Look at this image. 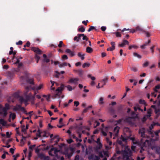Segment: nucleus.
<instances>
[{"label":"nucleus","mask_w":160,"mask_h":160,"mask_svg":"<svg viewBox=\"0 0 160 160\" xmlns=\"http://www.w3.org/2000/svg\"><path fill=\"white\" fill-rule=\"evenodd\" d=\"M136 31H140V32H144V30L142 28H141V27H140L139 26H137L136 27Z\"/></svg>","instance_id":"nucleus-21"},{"label":"nucleus","mask_w":160,"mask_h":160,"mask_svg":"<svg viewBox=\"0 0 160 160\" xmlns=\"http://www.w3.org/2000/svg\"><path fill=\"white\" fill-rule=\"evenodd\" d=\"M42 84H41L38 86H36L35 88L37 90H38L42 88Z\"/></svg>","instance_id":"nucleus-38"},{"label":"nucleus","mask_w":160,"mask_h":160,"mask_svg":"<svg viewBox=\"0 0 160 160\" xmlns=\"http://www.w3.org/2000/svg\"><path fill=\"white\" fill-rule=\"evenodd\" d=\"M133 55L135 57H137L138 58L140 59L142 58L141 56L140 55L138 54L137 53L134 52L133 53Z\"/></svg>","instance_id":"nucleus-33"},{"label":"nucleus","mask_w":160,"mask_h":160,"mask_svg":"<svg viewBox=\"0 0 160 160\" xmlns=\"http://www.w3.org/2000/svg\"><path fill=\"white\" fill-rule=\"evenodd\" d=\"M148 115H147V117L148 118H149L151 116V112L150 111H148Z\"/></svg>","instance_id":"nucleus-54"},{"label":"nucleus","mask_w":160,"mask_h":160,"mask_svg":"<svg viewBox=\"0 0 160 160\" xmlns=\"http://www.w3.org/2000/svg\"><path fill=\"white\" fill-rule=\"evenodd\" d=\"M88 22V21L87 20L86 21H83L82 22V23L83 24L85 25L86 26L87 25V23Z\"/></svg>","instance_id":"nucleus-55"},{"label":"nucleus","mask_w":160,"mask_h":160,"mask_svg":"<svg viewBox=\"0 0 160 160\" xmlns=\"http://www.w3.org/2000/svg\"><path fill=\"white\" fill-rule=\"evenodd\" d=\"M101 28L102 31H105L106 29V27L105 26H102Z\"/></svg>","instance_id":"nucleus-62"},{"label":"nucleus","mask_w":160,"mask_h":160,"mask_svg":"<svg viewBox=\"0 0 160 160\" xmlns=\"http://www.w3.org/2000/svg\"><path fill=\"white\" fill-rule=\"evenodd\" d=\"M114 33L116 35V36L117 37H121V35L120 32H115Z\"/></svg>","instance_id":"nucleus-36"},{"label":"nucleus","mask_w":160,"mask_h":160,"mask_svg":"<svg viewBox=\"0 0 160 160\" xmlns=\"http://www.w3.org/2000/svg\"><path fill=\"white\" fill-rule=\"evenodd\" d=\"M8 75L10 78H11L13 77L14 74L12 72H8Z\"/></svg>","instance_id":"nucleus-29"},{"label":"nucleus","mask_w":160,"mask_h":160,"mask_svg":"<svg viewBox=\"0 0 160 160\" xmlns=\"http://www.w3.org/2000/svg\"><path fill=\"white\" fill-rule=\"evenodd\" d=\"M119 127L118 126L115 127L114 129V131L117 133H118L119 132Z\"/></svg>","instance_id":"nucleus-30"},{"label":"nucleus","mask_w":160,"mask_h":160,"mask_svg":"<svg viewBox=\"0 0 160 160\" xmlns=\"http://www.w3.org/2000/svg\"><path fill=\"white\" fill-rule=\"evenodd\" d=\"M14 97L15 98H19V101L20 102L21 104H22L23 102L27 103L28 101L30 100L29 95H26L25 98L22 96H20L18 94L16 93L14 94Z\"/></svg>","instance_id":"nucleus-1"},{"label":"nucleus","mask_w":160,"mask_h":160,"mask_svg":"<svg viewBox=\"0 0 160 160\" xmlns=\"http://www.w3.org/2000/svg\"><path fill=\"white\" fill-rule=\"evenodd\" d=\"M103 98L102 97H101L99 100L98 103L100 105H102L103 104H104V102L103 101Z\"/></svg>","instance_id":"nucleus-25"},{"label":"nucleus","mask_w":160,"mask_h":160,"mask_svg":"<svg viewBox=\"0 0 160 160\" xmlns=\"http://www.w3.org/2000/svg\"><path fill=\"white\" fill-rule=\"evenodd\" d=\"M62 58L63 60L67 59H68V57L66 55H64L62 57Z\"/></svg>","instance_id":"nucleus-51"},{"label":"nucleus","mask_w":160,"mask_h":160,"mask_svg":"<svg viewBox=\"0 0 160 160\" xmlns=\"http://www.w3.org/2000/svg\"><path fill=\"white\" fill-rule=\"evenodd\" d=\"M79 35L82 36V37H83L82 39L83 40H85L86 41H88V38L87 37V36L84 35V34H80Z\"/></svg>","instance_id":"nucleus-23"},{"label":"nucleus","mask_w":160,"mask_h":160,"mask_svg":"<svg viewBox=\"0 0 160 160\" xmlns=\"http://www.w3.org/2000/svg\"><path fill=\"white\" fill-rule=\"evenodd\" d=\"M138 47L135 45H132L129 46L128 49L129 50L131 49L132 48L135 49H137L138 48Z\"/></svg>","instance_id":"nucleus-28"},{"label":"nucleus","mask_w":160,"mask_h":160,"mask_svg":"<svg viewBox=\"0 0 160 160\" xmlns=\"http://www.w3.org/2000/svg\"><path fill=\"white\" fill-rule=\"evenodd\" d=\"M11 134H10L9 132H6V135L7 138H9L10 137Z\"/></svg>","instance_id":"nucleus-63"},{"label":"nucleus","mask_w":160,"mask_h":160,"mask_svg":"<svg viewBox=\"0 0 160 160\" xmlns=\"http://www.w3.org/2000/svg\"><path fill=\"white\" fill-rule=\"evenodd\" d=\"M64 86L63 84H62L61 86L58 87L55 91V96H59L62 93V91L63 90Z\"/></svg>","instance_id":"nucleus-5"},{"label":"nucleus","mask_w":160,"mask_h":160,"mask_svg":"<svg viewBox=\"0 0 160 160\" xmlns=\"http://www.w3.org/2000/svg\"><path fill=\"white\" fill-rule=\"evenodd\" d=\"M9 66L8 65H5L3 66V68L5 69H7L8 68Z\"/></svg>","instance_id":"nucleus-61"},{"label":"nucleus","mask_w":160,"mask_h":160,"mask_svg":"<svg viewBox=\"0 0 160 160\" xmlns=\"http://www.w3.org/2000/svg\"><path fill=\"white\" fill-rule=\"evenodd\" d=\"M95 123H96L97 124L96 126H94V128H96L97 127L99 126L100 125V123L98 122L97 121H95Z\"/></svg>","instance_id":"nucleus-59"},{"label":"nucleus","mask_w":160,"mask_h":160,"mask_svg":"<svg viewBox=\"0 0 160 160\" xmlns=\"http://www.w3.org/2000/svg\"><path fill=\"white\" fill-rule=\"evenodd\" d=\"M88 158L90 160H99L100 158L96 155L92 154L88 157Z\"/></svg>","instance_id":"nucleus-7"},{"label":"nucleus","mask_w":160,"mask_h":160,"mask_svg":"<svg viewBox=\"0 0 160 160\" xmlns=\"http://www.w3.org/2000/svg\"><path fill=\"white\" fill-rule=\"evenodd\" d=\"M41 132L40 131V130L38 129V132L36 134V135L37 136H38L39 137H40L41 136Z\"/></svg>","instance_id":"nucleus-50"},{"label":"nucleus","mask_w":160,"mask_h":160,"mask_svg":"<svg viewBox=\"0 0 160 160\" xmlns=\"http://www.w3.org/2000/svg\"><path fill=\"white\" fill-rule=\"evenodd\" d=\"M30 42L29 41H28L27 42L26 44L24 46V48H26V47H28L30 46Z\"/></svg>","instance_id":"nucleus-42"},{"label":"nucleus","mask_w":160,"mask_h":160,"mask_svg":"<svg viewBox=\"0 0 160 160\" xmlns=\"http://www.w3.org/2000/svg\"><path fill=\"white\" fill-rule=\"evenodd\" d=\"M85 54H82L81 52H79L78 53V57L80 58L82 60H83L84 59V56Z\"/></svg>","instance_id":"nucleus-17"},{"label":"nucleus","mask_w":160,"mask_h":160,"mask_svg":"<svg viewBox=\"0 0 160 160\" xmlns=\"http://www.w3.org/2000/svg\"><path fill=\"white\" fill-rule=\"evenodd\" d=\"M29 98H30V100H31L32 101H34L35 99V95H32L31 94H29Z\"/></svg>","instance_id":"nucleus-31"},{"label":"nucleus","mask_w":160,"mask_h":160,"mask_svg":"<svg viewBox=\"0 0 160 160\" xmlns=\"http://www.w3.org/2000/svg\"><path fill=\"white\" fill-rule=\"evenodd\" d=\"M21 105H20L17 104L16 106L13 108V110L15 111L20 110Z\"/></svg>","instance_id":"nucleus-15"},{"label":"nucleus","mask_w":160,"mask_h":160,"mask_svg":"<svg viewBox=\"0 0 160 160\" xmlns=\"http://www.w3.org/2000/svg\"><path fill=\"white\" fill-rule=\"evenodd\" d=\"M66 52L67 53H69L71 57H73L75 55L74 52L72 51L69 49H67L66 50Z\"/></svg>","instance_id":"nucleus-12"},{"label":"nucleus","mask_w":160,"mask_h":160,"mask_svg":"<svg viewBox=\"0 0 160 160\" xmlns=\"http://www.w3.org/2000/svg\"><path fill=\"white\" fill-rule=\"evenodd\" d=\"M20 110H21L23 112L26 114H28L27 111L25 110V109L24 108V107H22L21 106Z\"/></svg>","instance_id":"nucleus-27"},{"label":"nucleus","mask_w":160,"mask_h":160,"mask_svg":"<svg viewBox=\"0 0 160 160\" xmlns=\"http://www.w3.org/2000/svg\"><path fill=\"white\" fill-rule=\"evenodd\" d=\"M0 124L3 126H5L6 124V122L3 119H0Z\"/></svg>","instance_id":"nucleus-22"},{"label":"nucleus","mask_w":160,"mask_h":160,"mask_svg":"<svg viewBox=\"0 0 160 160\" xmlns=\"http://www.w3.org/2000/svg\"><path fill=\"white\" fill-rule=\"evenodd\" d=\"M16 117V114L14 113H11L10 115V117H11L12 120H13L15 119Z\"/></svg>","instance_id":"nucleus-34"},{"label":"nucleus","mask_w":160,"mask_h":160,"mask_svg":"<svg viewBox=\"0 0 160 160\" xmlns=\"http://www.w3.org/2000/svg\"><path fill=\"white\" fill-rule=\"evenodd\" d=\"M144 32L147 37H149L150 36V33L149 32L144 31Z\"/></svg>","instance_id":"nucleus-46"},{"label":"nucleus","mask_w":160,"mask_h":160,"mask_svg":"<svg viewBox=\"0 0 160 160\" xmlns=\"http://www.w3.org/2000/svg\"><path fill=\"white\" fill-rule=\"evenodd\" d=\"M88 78H90L93 81L95 80L96 79V78L95 77L92 76L90 74L88 75Z\"/></svg>","instance_id":"nucleus-40"},{"label":"nucleus","mask_w":160,"mask_h":160,"mask_svg":"<svg viewBox=\"0 0 160 160\" xmlns=\"http://www.w3.org/2000/svg\"><path fill=\"white\" fill-rule=\"evenodd\" d=\"M36 145L35 144L31 145L29 147V149L32 151L34 148L35 147Z\"/></svg>","instance_id":"nucleus-44"},{"label":"nucleus","mask_w":160,"mask_h":160,"mask_svg":"<svg viewBox=\"0 0 160 160\" xmlns=\"http://www.w3.org/2000/svg\"><path fill=\"white\" fill-rule=\"evenodd\" d=\"M85 28H84L83 26H81V27L79 28H78V32H83L85 31Z\"/></svg>","instance_id":"nucleus-18"},{"label":"nucleus","mask_w":160,"mask_h":160,"mask_svg":"<svg viewBox=\"0 0 160 160\" xmlns=\"http://www.w3.org/2000/svg\"><path fill=\"white\" fill-rule=\"evenodd\" d=\"M16 59L17 60V61L16 62L14 63V64H17L18 63H20L19 62H20L19 59H18V58H17V57H16Z\"/></svg>","instance_id":"nucleus-57"},{"label":"nucleus","mask_w":160,"mask_h":160,"mask_svg":"<svg viewBox=\"0 0 160 160\" xmlns=\"http://www.w3.org/2000/svg\"><path fill=\"white\" fill-rule=\"evenodd\" d=\"M86 51L87 52L90 53L92 52L93 50L91 48L88 47L86 48Z\"/></svg>","instance_id":"nucleus-19"},{"label":"nucleus","mask_w":160,"mask_h":160,"mask_svg":"<svg viewBox=\"0 0 160 160\" xmlns=\"http://www.w3.org/2000/svg\"><path fill=\"white\" fill-rule=\"evenodd\" d=\"M9 104L7 103L5 104V107L3 108H5V110L7 111L9 108Z\"/></svg>","instance_id":"nucleus-39"},{"label":"nucleus","mask_w":160,"mask_h":160,"mask_svg":"<svg viewBox=\"0 0 160 160\" xmlns=\"http://www.w3.org/2000/svg\"><path fill=\"white\" fill-rule=\"evenodd\" d=\"M131 154V151L130 149L128 148L124 150L123 151V158L125 160H130L129 157Z\"/></svg>","instance_id":"nucleus-2"},{"label":"nucleus","mask_w":160,"mask_h":160,"mask_svg":"<svg viewBox=\"0 0 160 160\" xmlns=\"http://www.w3.org/2000/svg\"><path fill=\"white\" fill-rule=\"evenodd\" d=\"M40 151V149H38V148H36L35 149V152L38 155V153H39Z\"/></svg>","instance_id":"nucleus-52"},{"label":"nucleus","mask_w":160,"mask_h":160,"mask_svg":"<svg viewBox=\"0 0 160 160\" xmlns=\"http://www.w3.org/2000/svg\"><path fill=\"white\" fill-rule=\"evenodd\" d=\"M56 74L55 75V77L56 78H58L59 76L60 75V73L58 71H56L55 72Z\"/></svg>","instance_id":"nucleus-43"},{"label":"nucleus","mask_w":160,"mask_h":160,"mask_svg":"<svg viewBox=\"0 0 160 160\" xmlns=\"http://www.w3.org/2000/svg\"><path fill=\"white\" fill-rule=\"evenodd\" d=\"M160 112V109H159L155 108V112L156 114H157Z\"/></svg>","instance_id":"nucleus-53"},{"label":"nucleus","mask_w":160,"mask_h":160,"mask_svg":"<svg viewBox=\"0 0 160 160\" xmlns=\"http://www.w3.org/2000/svg\"><path fill=\"white\" fill-rule=\"evenodd\" d=\"M31 50L32 51H33L36 52L37 54H41V53L42 51L38 48L32 47L31 48Z\"/></svg>","instance_id":"nucleus-8"},{"label":"nucleus","mask_w":160,"mask_h":160,"mask_svg":"<svg viewBox=\"0 0 160 160\" xmlns=\"http://www.w3.org/2000/svg\"><path fill=\"white\" fill-rule=\"evenodd\" d=\"M145 129L144 128H142V129H140L139 130V133L141 134V137H142L143 138H145L146 136L145 134Z\"/></svg>","instance_id":"nucleus-10"},{"label":"nucleus","mask_w":160,"mask_h":160,"mask_svg":"<svg viewBox=\"0 0 160 160\" xmlns=\"http://www.w3.org/2000/svg\"><path fill=\"white\" fill-rule=\"evenodd\" d=\"M43 160H50V158L48 156H45Z\"/></svg>","instance_id":"nucleus-64"},{"label":"nucleus","mask_w":160,"mask_h":160,"mask_svg":"<svg viewBox=\"0 0 160 160\" xmlns=\"http://www.w3.org/2000/svg\"><path fill=\"white\" fill-rule=\"evenodd\" d=\"M74 71L78 73V75L80 77H82L83 75V71L82 70H75Z\"/></svg>","instance_id":"nucleus-16"},{"label":"nucleus","mask_w":160,"mask_h":160,"mask_svg":"<svg viewBox=\"0 0 160 160\" xmlns=\"http://www.w3.org/2000/svg\"><path fill=\"white\" fill-rule=\"evenodd\" d=\"M38 157L41 160H43L46 156L44 154L42 153H38Z\"/></svg>","instance_id":"nucleus-14"},{"label":"nucleus","mask_w":160,"mask_h":160,"mask_svg":"<svg viewBox=\"0 0 160 160\" xmlns=\"http://www.w3.org/2000/svg\"><path fill=\"white\" fill-rule=\"evenodd\" d=\"M2 106L0 104V114L3 117H5L7 114V111L5 110V108H2Z\"/></svg>","instance_id":"nucleus-6"},{"label":"nucleus","mask_w":160,"mask_h":160,"mask_svg":"<svg viewBox=\"0 0 160 160\" xmlns=\"http://www.w3.org/2000/svg\"><path fill=\"white\" fill-rule=\"evenodd\" d=\"M149 63V62H145L143 64V67H147L148 66Z\"/></svg>","instance_id":"nucleus-47"},{"label":"nucleus","mask_w":160,"mask_h":160,"mask_svg":"<svg viewBox=\"0 0 160 160\" xmlns=\"http://www.w3.org/2000/svg\"><path fill=\"white\" fill-rule=\"evenodd\" d=\"M130 136H123L122 135H121L119 138L117 140V143L120 145L122 146L123 143L122 141L126 142L127 140L129 139Z\"/></svg>","instance_id":"nucleus-3"},{"label":"nucleus","mask_w":160,"mask_h":160,"mask_svg":"<svg viewBox=\"0 0 160 160\" xmlns=\"http://www.w3.org/2000/svg\"><path fill=\"white\" fill-rule=\"evenodd\" d=\"M139 102L141 104H145L146 103L145 101L142 99H140L139 101Z\"/></svg>","instance_id":"nucleus-41"},{"label":"nucleus","mask_w":160,"mask_h":160,"mask_svg":"<svg viewBox=\"0 0 160 160\" xmlns=\"http://www.w3.org/2000/svg\"><path fill=\"white\" fill-rule=\"evenodd\" d=\"M123 42L121 44H119V46L121 47H123L125 45H128L129 42L128 41L126 40H123Z\"/></svg>","instance_id":"nucleus-11"},{"label":"nucleus","mask_w":160,"mask_h":160,"mask_svg":"<svg viewBox=\"0 0 160 160\" xmlns=\"http://www.w3.org/2000/svg\"><path fill=\"white\" fill-rule=\"evenodd\" d=\"M27 82L31 84H33L34 80L33 78H29L27 80Z\"/></svg>","instance_id":"nucleus-20"},{"label":"nucleus","mask_w":160,"mask_h":160,"mask_svg":"<svg viewBox=\"0 0 160 160\" xmlns=\"http://www.w3.org/2000/svg\"><path fill=\"white\" fill-rule=\"evenodd\" d=\"M60 151L59 150H58L57 148L54 147L53 146L50 149V150L48 152L49 154L51 156H54L55 155L57 156L58 152Z\"/></svg>","instance_id":"nucleus-4"},{"label":"nucleus","mask_w":160,"mask_h":160,"mask_svg":"<svg viewBox=\"0 0 160 160\" xmlns=\"http://www.w3.org/2000/svg\"><path fill=\"white\" fill-rule=\"evenodd\" d=\"M102 147V144L100 143L98 144V145L96 146V148L98 149H99Z\"/></svg>","instance_id":"nucleus-35"},{"label":"nucleus","mask_w":160,"mask_h":160,"mask_svg":"<svg viewBox=\"0 0 160 160\" xmlns=\"http://www.w3.org/2000/svg\"><path fill=\"white\" fill-rule=\"evenodd\" d=\"M22 43V42L21 41H19L18 42L16 43L17 45H21Z\"/></svg>","instance_id":"nucleus-60"},{"label":"nucleus","mask_w":160,"mask_h":160,"mask_svg":"<svg viewBox=\"0 0 160 160\" xmlns=\"http://www.w3.org/2000/svg\"><path fill=\"white\" fill-rule=\"evenodd\" d=\"M79 103L78 101H75L74 102V105L76 107H77L79 105Z\"/></svg>","instance_id":"nucleus-58"},{"label":"nucleus","mask_w":160,"mask_h":160,"mask_svg":"<svg viewBox=\"0 0 160 160\" xmlns=\"http://www.w3.org/2000/svg\"><path fill=\"white\" fill-rule=\"evenodd\" d=\"M63 45V42L62 41H61L59 42V43L58 45V46L59 48H61Z\"/></svg>","instance_id":"nucleus-48"},{"label":"nucleus","mask_w":160,"mask_h":160,"mask_svg":"<svg viewBox=\"0 0 160 160\" xmlns=\"http://www.w3.org/2000/svg\"><path fill=\"white\" fill-rule=\"evenodd\" d=\"M90 65V63H85L82 65V68H84L86 67H88Z\"/></svg>","instance_id":"nucleus-32"},{"label":"nucleus","mask_w":160,"mask_h":160,"mask_svg":"<svg viewBox=\"0 0 160 160\" xmlns=\"http://www.w3.org/2000/svg\"><path fill=\"white\" fill-rule=\"evenodd\" d=\"M108 77H106L105 78L102 79L101 82H103V84L101 87H103V86L105 85L106 83L108 82Z\"/></svg>","instance_id":"nucleus-13"},{"label":"nucleus","mask_w":160,"mask_h":160,"mask_svg":"<svg viewBox=\"0 0 160 160\" xmlns=\"http://www.w3.org/2000/svg\"><path fill=\"white\" fill-rule=\"evenodd\" d=\"M107 142L108 143L109 145H110V146H111L112 145V142L111 141H110L107 138Z\"/></svg>","instance_id":"nucleus-56"},{"label":"nucleus","mask_w":160,"mask_h":160,"mask_svg":"<svg viewBox=\"0 0 160 160\" xmlns=\"http://www.w3.org/2000/svg\"><path fill=\"white\" fill-rule=\"evenodd\" d=\"M35 58L36 60L37 63H38L40 59V57L38 55L36 54L35 56Z\"/></svg>","instance_id":"nucleus-37"},{"label":"nucleus","mask_w":160,"mask_h":160,"mask_svg":"<svg viewBox=\"0 0 160 160\" xmlns=\"http://www.w3.org/2000/svg\"><path fill=\"white\" fill-rule=\"evenodd\" d=\"M132 141L133 143L134 144H136L137 143V141L135 140V138L134 137H130L129 138Z\"/></svg>","instance_id":"nucleus-24"},{"label":"nucleus","mask_w":160,"mask_h":160,"mask_svg":"<svg viewBox=\"0 0 160 160\" xmlns=\"http://www.w3.org/2000/svg\"><path fill=\"white\" fill-rule=\"evenodd\" d=\"M66 87H67L68 90L69 91H71L72 90V86L70 85H68V86H66Z\"/></svg>","instance_id":"nucleus-45"},{"label":"nucleus","mask_w":160,"mask_h":160,"mask_svg":"<svg viewBox=\"0 0 160 160\" xmlns=\"http://www.w3.org/2000/svg\"><path fill=\"white\" fill-rule=\"evenodd\" d=\"M94 29H95L96 31L97 30V29H96V28L95 27L93 26H90V27L88 29V32H90L91 31Z\"/></svg>","instance_id":"nucleus-26"},{"label":"nucleus","mask_w":160,"mask_h":160,"mask_svg":"<svg viewBox=\"0 0 160 160\" xmlns=\"http://www.w3.org/2000/svg\"><path fill=\"white\" fill-rule=\"evenodd\" d=\"M115 49V48H114V47L113 48L112 47H111L108 48L107 49V50L108 51H112L114 50Z\"/></svg>","instance_id":"nucleus-49"},{"label":"nucleus","mask_w":160,"mask_h":160,"mask_svg":"<svg viewBox=\"0 0 160 160\" xmlns=\"http://www.w3.org/2000/svg\"><path fill=\"white\" fill-rule=\"evenodd\" d=\"M79 80V79L78 78H72L69 79V82L71 83H73L74 84H76L77 83V82Z\"/></svg>","instance_id":"nucleus-9"}]
</instances>
